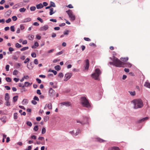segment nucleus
<instances>
[{
	"mask_svg": "<svg viewBox=\"0 0 150 150\" xmlns=\"http://www.w3.org/2000/svg\"><path fill=\"white\" fill-rule=\"evenodd\" d=\"M132 102L134 105V108H140L143 106V102L140 99L134 100Z\"/></svg>",
	"mask_w": 150,
	"mask_h": 150,
	"instance_id": "1",
	"label": "nucleus"
},
{
	"mask_svg": "<svg viewBox=\"0 0 150 150\" xmlns=\"http://www.w3.org/2000/svg\"><path fill=\"white\" fill-rule=\"evenodd\" d=\"M81 103L82 105L85 107L89 108L91 107V105L88 100L85 97H82L80 98Z\"/></svg>",
	"mask_w": 150,
	"mask_h": 150,
	"instance_id": "2",
	"label": "nucleus"
},
{
	"mask_svg": "<svg viewBox=\"0 0 150 150\" xmlns=\"http://www.w3.org/2000/svg\"><path fill=\"white\" fill-rule=\"evenodd\" d=\"M101 71L98 69H96L94 73L91 74V77L95 80L98 79L99 76L101 74Z\"/></svg>",
	"mask_w": 150,
	"mask_h": 150,
	"instance_id": "3",
	"label": "nucleus"
},
{
	"mask_svg": "<svg viewBox=\"0 0 150 150\" xmlns=\"http://www.w3.org/2000/svg\"><path fill=\"white\" fill-rule=\"evenodd\" d=\"M124 65V63L122 62L117 58L114 59V66L117 67H123Z\"/></svg>",
	"mask_w": 150,
	"mask_h": 150,
	"instance_id": "4",
	"label": "nucleus"
},
{
	"mask_svg": "<svg viewBox=\"0 0 150 150\" xmlns=\"http://www.w3.org/2000/svg\"><path fill=\"white\" fill-rule=\"evenodd\" d=\"M66 13L68 14L70 20L71 21H74L75 20L76 17L73 14L72 11L70 10L66 11Z\"/></svg>",
	"mask_w": 150,
	"mask_h": 150,
	"instance_id": "5",
	"label": "nucleus"
},
{
	"mask_svg": "<svg viewBox=\"0 0 150 150\" xmlns=\"http://www.w3.org/2000/svg\"><path fill=\"white\" fill-rule=\"evenodd\" d=\"M72 75V74L71 73H68L65 74L64 76V81H67L69 79Z\"/></svg>",
	"mask_w": 150,
	"mask_h": 150,
	"instance_id": "6",
	"label": "nucleus"
},
{
	"mask_svg": "<svg viewBox=\"0 0 150 150\" xmlns=\"http://www.w3.org/2000/svg\"><path fill=\"white\" fill-rule=\"evenodd\" d=\"M60 104L62 106L65 105L66 107L71 106V103L68 101H66L61 103H60Z\"/></svg>",
	"mask_w": 150,
	"mask_h": 150,
	"instance_id": "7",
	"label": "nucleus"
},
{
	"mask_svg": "<svg viewBox=\"0 0 150 150\" xmlns=\"http://www.w3.org/2000/svg\"><path fill=\"white\" fill-rule=\"evenodd\" d=\"M88 118L87 117H83L82 119L81 120L82 121V124L84 125L87 123L88 122Z\"/></svg>",
	"mask_w": 150,
	"mask_h": 150,
	"instance_id": "8",
	"label": "nucleus"
},
{
	"mask_svg": "<svg viewBox=\"0 0 150 150\" xmlns=\"http://www.w3.org/2000/svg\"><path fill=\"white\" fill-rule=\"evenodd\" d=\"M3 124H5L6 122L7 117L5 116H4L0 118Z\"/></svg>",
	"mask_w": 150,
	"mask_h": 150,
	"instance_id": "9",
	"label": "nucleus"
},
{
	"mask_svg": "<svg viewBox=\"0 0 150 150\" xmlns=\"http://www.w3.org/2000/svg\"><path fill=\"white\" fill-rule=\"evenodd\" d=\"M48 26L47 25H45L41 27L40 29V31H45L47 30L48 28Z\"/></svg>",
	"mask_w": 150,
	"mask_h": 150,
	"instance_id": "10",
	"label": "nucleus"
},
{
	"mask_svg": "<svg viewBox=\"0 0 150 150\" xmlns=\"http://www.w3.org/2000/svg\"><path fill=\"white\" fill-rule=\"evenodd\" d=\"M86 66L85 67V69L88 70L89 67V62L88 59H87L85 61Z\"/></svg>",
	"mask_w": 150,
	"mask_h": 150,
	"instance_id": "11",
	"label": "nucleus"
},
{
	"mask_svg": "<svg viewBox=\"0 0 150 150\" xmlns=\"http://www.w3.org/2000/svg\"><path fill=\"white\" fill-rule=\"evenodd\" d=\"M54 92L55 91L52 88H50L49 91V93L50 96H52Z\"/></svg>",
	"mask_w": 150,
	"mask_h": 150,
	"instance_id": "12",
	"label": "nucleus"
},
{
	"mask_svg": "<svg viewBox=\"0 0 150 150\" xmlns=\"http://www.w3.org/2000/svg\"><path fill=\"white\" fill-rule=\"evenodd\" d=\"M149 119V118L147 117H146L144 118H142L141 120H139L138 121V123H141V122H143L145 121L146 120Z\"/></svg>",
	"mask_w": 150,
	"mask_h": 150,
	"instance_id": "13",
	"label": "nucleus"
},
{
	"mask_svg": "<svg viewBox=\"0 0 150 150\" xmlns=\"http://www.w3.org/2000/svg\"><path fill=\"white\" fill-rule=\"evenodd\" d=\"M46 106H47V108H49V109L52 110V105L51 103H49L48 104H46L45 105V107H44V109L46 108Z\"/></svg>",
	"mask_w": 150,
	"mask_h": 150,
	"instance_id": "14",
	"label": "nucleus"
},
{
	"mask_svg": "<svg viewBox=\"0 0 150 150\" xmlns=\"http://www.w3.org/2000/svg\"><path fill=\"white\" fill-rule=\"evenodd\" d=\"M10 99V96L8 93H5V99L6 101H8Z\"/></svg>",
	"mask_w": 150,
	"mask_h": 150,
	"instance_id": "15",
	"label": "nucleus"
},
{
	"mask_svg": "<svg viewBox=\"0 0 150 150\" xmlns=\"http://www.w3.org/2000/svg\"><path fill=\"white\" fill-rule=\"evenodd\" d=\"M21 4H22V3H20L19 4H16V5H15L13 7V9H14V8H19V7H21L22 6H21Z\"/></svg>",
	"mask_w": 150,
	"mask_h": 150,
	"instance_id": "16",
	"label": "nucleus"
},
{
	"mask_svg": "<svg viewBox=\"0 0 150 150\" xmlns=\"http://www.w3.org/2000/svg\"><path fill=\"white\" fill-rule=\"evenodd\" d=\"M32 84V83H30L28 82H25L24 83V87H28L30 86Z\"/></svg>",
	"mask_w": 150,
	"mask_h": 150,
	"instance_id": "17",
	"label": "nucleus"
},
{
	"mask_svg": "<svg viewBox=\"0 0 150 150\" xmlns=\"http://www.w3.org/2000/svg\"><path fill=\"white\" fill-rule=\"evenodd\" d=\"M108 150H120L118 147L114 146L110 148Z\"/></svg>",
	"mask_w": 150,
	"mask_h": 150,
	"instance_id": "18",
	"label": "nucleus"
},
{
	"mask_svg": "<svg viewBox=\"0 0 150 150\" xmlns=\"http://www.w3.org/2000/svg\"><path fill=\"white\" fill-rule=\"evenodd\" d=\"M50 15H52L54 13L56 12L55 11H54V9L53 8H50Z\"/></svg>",
	"mask_w": 150,
	"mask_h": 150,
	"instance_id": "19",
	"label": "nucleus"
},
{
	"mask_svg": "<svg viewBox=\"0 0 150 150\" xmlns=\"http://www.w3.org/2000/svg\"><path fill=\"white\" fill-rule=\"evenodd\" d=\"M36 6L37 9H40L43 8L44 6L43 4L40 3L36 5Z\"/></svg>",
	"mask_w": 150,
	"mask_h": 150,
	"instance_id": "20",
	"label": "nucleus"
},
{
	"mask_svg": "<svg viewBox=\"0 0 150 150\" xmlns=\"http://www.w3.org/2000/svg\"><path fill=\"white\" fill-rule=\"evenodd\" d=\"M28 37L29 40H32L34 39V36L33 35H30L28 36Z\"/></svg>",
	"mask_w": 150,
	"mask_h": 150,
	"instance_id": "21",
	"label": "nucleus"
},
{
	"mask_svg": "<svg viewBox=\"0 0 150 150\" xmlns=\"http://www.w3.org/2000/svg\"><path fill=\"white\" fill-rule=\"evenodd\" d=\"M124 65H125V67H131L132 66V64L129 62L124 63Z\"/></svg>",
	"mask_w": 150,
	"mask_h": 150,
	"instance_id": "22",
	"label": "nucleus"
},
{
	"mask_svg": "<svg viewBox=\"0 0 150 150\" xmlns=\"http://www.w3.org/2000/svg\"><path fill=\"white\" fill-rule=\"evenodd\" d=\"M144 86L150 88V83L149 82H146L144 84Z\"/></svg>",
	"mask_w": 150,
	"mask_h": 150,
	"instance_id": "23",
	"label": "nucleus"
},
{
	"mask_svg": "<svg viewBox=\"0 0 150 150\" xmlns=\"http://www.w3.org/2000/svg\"><path fill=\"white\" fill-rule=\"evenodd\" d=\"M120 59L123 62H126L128 60V57H121Z\"/></svg>",
	"mask_w": 150,
	"mask_h": 150,
	"instance_id": "24",
	"label": "nucleus"
},
{
	"mask_svg": "<svg viewBox=\"0 0 150 150\" xmlns=\"http://www.w3.org/2000/svg\"><path fill=\"white\" fill-rule=\"evenodd\" d=\"M28 102V100L26 99H24L22 101V103L23 105L26 104Z\"/></svg>",
	"mask_w": 150,
	"mask_h": 150,
	"instance_id": "25",
	"label": "nucleus"
},
{
	"mask_svg": "<svg viewBox=\"0 0 150 150\" xmlns=\"http://www.w3.org/2000/svg\"><path fill=\"white\" fill-rule=\"evenodd\" d=\"M18 96H15L13 97V101L14 102H16L18 99Z\"/></svg>",
	"mask_w": 150,
	"mask_h": 150,
	"instance_id": "26",
	"label": "nucleus"
},
{
	"mask_svg": "<svg viewBox=\"0 0 150 150\" xmlns=\"http://www.w3.org/2000/svg\"><path fill=\"white\" fill-rule=\"evenodd\" d=\"M26 10V8H21L19 9V11L21 12H24Z\"/></svg>",
	"mask_w": 150,
	"mask_h": 150,
	"instance_id": "27",
	"label": "nucleus"
},
{
	"mask_svg": "<svg viewBox=\"0 0 150 150\" xmlns=\"http://www.w3.org/2000/svg\"><path fill=\"white\" fill-rule=\"evenodd\" d=\"M54 68L55 70L59 71L60 69L61 68L59 65H57Z\"/></svg>",
	"mask_w": 150,
	"mask_h": 150,
	"instance_id": "28",
	"label": "nucleus"
},
{
	"mask_svg": "<svg viewBox=\"0 0 150 150\" xmlns=\"http://www.w3.org/2000/svg\"><path fill=\"white\" fill-rule=\"evenodd\" d=\"M28 48H29V47H23L22 48H21L20 50H21V51H24L26 50H28Z\"/></svg>",
	"mask_w": 150,
	"mask_h": 150,
	"instance_id": "29",
	"label": "nucleus"
},
{
	"mask_svg": "<svg viewBox=\"0 0 150 150\" xmlns=\"http://www.w3.org/2000/svg\"><path fill=\"white\" fill-rule=\"evenodd\" d=\"M18 113L17 112H15L13 114V118L15 120L16 119L18 118Z\"/></svg>",
	"mask_w": 150,
	"mask_h": 150,
	"instance_id": "30",
	"label": "nucleus"
},
{
	"mask_svg": "<svg viewBox=\"0 0 150 150\" xmlns=\"http://www.w3.org/2000/svg\"><path fill=\"white\" fill-rule=\"evenodd\" d=\"M80 130L79 129H78L76 131V133H75V134H73V136H76L79 133H80Z\"/></svg>",
	"mask_w": 150,
	"mask_h": 150,
	"instance_id": "31",
	"label": "nucleus"
},
{
	"mask_svg": "<svg viewBox=\"0 0 150 150\" xmlns=\"http://www.w3.org/2000/svg\"><path fill=\"white\" fill-rule=\"evenodd\" d=\"M97 140L98 142H104L106 141L105 140H104L103 139H102L100 138H98L97 139Z\"/></svg>",
	"mask_w": 150,
	"mask_h": 150,
	"instance_id": "32",
	"label": "nucleus"
},
{
	"mask_svg": "<svg viewBox=\"0 0 150 150\" xmlns=\"http://www.w3.org/2000/svg\"><path fill=\"white\" fill-rule=\"evenodd\" d=\"M129 93L130 95L132 96H134L135 95V91H129Z\"/></svg>",
	"mask_w": 150,
	"mask_h": 150,
	"instance_id": "33",
	"label": "nucleus"
},
{
	"mask_svg": "<svg viewBox=\"0 0 150 150\" xmlns=\"http://www.w3.org/2000/svg\"><path fill=\"white\" fill-rule=\"evenodd\" d=\"M46 129L45 127H43L42 129V134H44L46 132Z\"/></svg>",
	"mask_w": 150,
	"mask_h": 150,
	"instance_id": "34",
	"label": "nucleus"
},
{
	"mask_svg": "<svg viewBox=\"0 0 150 150\" xmlns=\"http://www.w3.org/2000/svg\"><path fill=\"white\" fill-rule=\"evenodd\" d=\"M50 6L55 7L56 6L54 3L53 2L51 1L50 3Z\"/></svg>",
	"mask_w": 150,
	"mask_h": 150,
	"instance_id": "35",
	"label": "nucleus"
},
{
	"mask_svg": "<svg viewBox=\"0 0 150 150\" xmlns=\"http://www.w3.org/2000/svg\"><path fill=\"white\" fill-rule=\"evenodd\" d=\"M12 18L13 20L14 21H15L17 20V17L16 16H13L12 17Z\"/></svg>",
	"mask_w": 150,
	"mask_h": 150,
	"instance_id": "36",
	"label": "nucleus"
},
{
	"mask_svg": "<svg viewBox=\"0 0 150 150\" xmlns=\"http://www.w3.org/2000/svg\"><path fill=\"white\" fill-rule=\"evenodd\" d=\"M16 47L17 48H20L22 47L21 45L17 43L16 44Z\"/></svg>",
	"mask_w": 150,
	"mask_h": 150,
	"instance_id": "37",
	"label": "nucleus"
},
{
	"mask_svg": "<svg viewBox=\"0 0 150 150\" xmlns=\"http://www.w3.org/2000/svg\"><path fill=\"white\" fill-rule=\"evenodd\" d=\"M6 81L8 82H11V78L9 77H6Z\"/></svg>",
	"mask_w": 150,
	"mask_h": 150,
	"instance_id": "38",
	"label": "nucleus"
},
{
	"mask_svg": "<svg viewBox=\"0 0 150 150\" xmlns=\"http://www.w3.org/2000/svg\"><path fill=\"white\" fill-rule=\"evenodd\" d=\"M18 71L16 70H15L13 72V74L15 75H16L18 74Z\"/></svg>",
	"mask_w": 150,
	"mask_h": 150,
	"instance_id": "39",
	"label": "nucleus"
},
{
	"mask_svg": "<svg viewBox=\"0 0 150 150\" xmlns=\"http://www.w3.org/2000/svg\"><path fill=\"white\" fill-rule=\"evenodd\" d=\"M10 29L11 30L12 32H14L15 31V28L13 25H12L11 26Z\"/></svg>",
	"mask_w": 150,
	"mask_h": 150,
	"instance_id": "40",
	"label": "nucleus"
},
{
	"mask_svg": "<svg viewBox=\"0 0 150 150\" xmlns=\"http://www.w3.org/2000/svg\"><path fill=\"white\" fill-rule=\"evenodd\" d=\"M58 76L60 78H62L63 77L64 75L62 73H60L59 74Z\"/></svg>",
	"mask_w": 150,
	"mask_h": 150,
	"instance_id": "41",
	"label": "nucleus"
},
{
	"mask_svg": "<svg viewBox=\"0 0 150 150\" xmlns=\"http://www.w3.org/2000/svg\"><path fill=\"white\" fill-rule=\"evenodd\" d=\"M30 9L31 11H34L35 10L36 8L35 6H32L30 7Z\"/></svg>",
	"mask_w": 150,
	"mask_h": 150,
	"instance_id": "42",
	"label": "nucleus"
},
{
	"mask_svg": "<svg viewBox=\"0 0 150 150\" xmlns=\"http://www.w3.org/2000/svg\"><path fill=\"white\" fill-rule=\"evenodd\" d=\"M33 99L34 100H37V101H39V98H38L37 96H35L33 98Z\"/></svg>",
	"mask_w": 150,
	"mask_h": 150,
	"instance_id": "43",
	"label": "nucleus"
},
{
	"mask_svg": "<svg viewBox=\"0 0 150 150\" xmlns=\"http://www.w3.org/2000/svg\"><path fill=\"white\" fill-rule=\"evenodd\" d=\"M34 130L35 131H37L38 130V125L35 126L34 128Z\"/></svg>",
	"mask_w": 150,
	"mask_h": 150,
	"instance_id": "44",
	"label": "nucleus"
},
{
	"mask_svg": "<svg viewBox=\"0 0 150 150\" xmlns=\"http://www.w3.org/2000/svg\"><path fill=\"white\" fill-rule=\"evenodd\" d=\"M26 124L28 125L30 127L32 125V124L31 122L29 121H28L27 122Z\"/></svg>",
	"mask_w": 150,
	"mask_h": 150,
	"instance_id": "45",
	"label": "nucleus"
},
{
	"mask_svg": "<svg viewBox=\"0 0 150 150\" xmlns=\"http://www.w3.org/2000/svg\"><path fill=\"white\" fill-rule=\"evenodd\" d=\"M5 105L7 106H9L10 105V103L8 101H6Z\"/></svg>",
	"mask_w": 150,
	"mask_h": 150,
	"instance_id": "46",
	"label": "nucleus"
},
{
	"mask_svg": "<svg viewBox=\"0 0 150 150\" xmlns=\"http://www.w3.org/2000/svg\"><path fill=\"white\" fill-rule=\"evenodd\" d=\"M31 20V19L30 18H26L24 22H27L28 21H30Z\"/></svg>",
	"mask_w": 150,
	"mask_h": 150,
	"instance_id": "47",
	"label": "nucleus"
},
{
	"mask_svg": "<svg viewBox=\"0 0 150 150\" xmlns=\"http://www.w3.org/2000/svg\"><path fill=\"white\" fill-rule=\"evenodd\" d=\"M9 65H7L6 66V71H8L9 70Z\"/></svg>",
	"mask_w": 150,
	"mask_h": 150,
	"instance_id": "48",
	"label": "nucleus"
},
{
	"mask_svg": "<svg viewBox=\"0 0 150 150\" xmlns=\"http://www.w3.org/2000/svg\"><path fill=\"white\" fill-rule=\"evenodd\" d=\"M20 28L21 30H23L25 28L23 24H21L20 25Z\"/></svg>",
	"mask_w": 150,
	"mask_h": 150,
	"instance_id": "49",
	"label": "nucleus"
},
{
	"mask_svg": "<svg viewBox=\"0 0 150 150\" xmlns=\"http://www.w3.org/2000/svg\"><path fill=\"white\" fill-rule=\"evenodd\" d=\"M34 63L35 64H38V61L37 59H35L34 60Z\"/></svg>",
	"mask_w": 150,
	"mask_h": 150,
	"instance_id": "50",
	"label": "nucleus"
},
{
	"mask_svg": "<svg viewBox=\"0 0 150 150\" xmlns=\"http://www.w3.org/2000/svg\"><path fill=\"white\" fill-rule=\"evenodd\" d=\"M30 61V59L29 58H27L24 61V62L25 64H26L27 62H28Z\"/></svg>",
	"mask_w": 150,
	"mask_h": 150,
	"instance_id": "51",
	"label": "nucleus"
},
{
	"mask_svg": "<svg viewBox=\"0 0 150 150\" xmlns=\"http://www.w3.org/2000/svg\"><path fill=\"white\" fill-rule=\"evenodd\" d=\"M31 56L33 57H35L36 56V54L35 52H33L31 54Z\"/></svg>",
	"mask_w": 150,
	"mask_h": 150,
	"instance_id": "52",
	"label": "nucleus"
},
{
	"mask_svg": "<svg viewBox=\"0 0 150 150\" xmlns=\"http://www.w3.org/2000/svg\"><path fill=\"white\" fill-rule=\"evenodd\" d=\"M11 18H9L6 21V22L7 23H8L11 21Z\"/></svg>",
	"mask_w": 150,
	"mask_h": 150,
	"instance_id": "53",
	"label": "nucleus"
},
{
	"mask_svg": "<svg viewBox=\"0 0 150 150\" xmlns=\"http://www.w3.org/2000/svg\"><path fill=\"white\" fill-rule=\"evenodd\" d=\"M36 38L38 40H40L41 38V37L38 35H36Z\"/></svg>",
	"mask_w": 150,
	"mask_h": 150,
	"instance_id": "54",
	"label": "nucleus"
},
{
	"mask_svg": "<svg viewBox=\"0 0 150 150\" xmlns=\"http://www.w3.org/2000/svg\"><path fill=\"white\" fill-rule=\"evenodd\" d=\"M84 39L85 40H86V41H91V39L88 38H84Z\"/></svg>",
	"mask_w": 150,
	"mask_h": 150,
	"instance_id": "55",
	"label": "nucleus"
},
{
	"mask_svg": "<svg viewBox=\"0 0 150 150\" xmlns=\"http://www.w3.org/2000/svg\"><path fill=\"white\" fill-rule=\"evenodd\" d=\"M54 51V49H52L48 51L47 53H52V52H53Z\"/></svg>",
	"mask_w": 150,
	"mask_h": 150,
	"instance_id": "56",
	"label": "nucleus"
},
{
	"mask_svg": "<svg viewBox=\"0 0 150 150\" xmlns=\"http://www.w3.org/2000/svg\"><path fill=\"white\" fill-rule=\"evenodd\" d=\"M31 103L35 105L37 104V102L35 101V100H32L31 101Z\"/></svg>",
	"mask_w": 150,
	"mask_h": 150,
	"instance_id": "57",
	"label": "nucleus"
},
{
	"mask_svg": "<svg viewBox=\"0 0 150 150\" xmlns=\"http://www.w3.org/2000/svg\"><path fill=\"white\" fill-rule=\"evenodd\" d=\"M36 80L37 81V82L39 83H41V81L40 79H39L38 78H37L36 79Z\"/></svg>",
	"mask_w": 150,
	"mask_h": 150,
	"instance_id": "58",
	"label": "nucleus"
},
{
	"mask_svg": "<svg viewBox=\"0 0 150 150\" xmlns=\"http://www.w3.org/2000/svg\"><path fill=\"white\" fill-rule=\"evenodd\" d=\"M51 71L53 72L54 75H56L57 74V71L54 70H52Z\"/></svg>",
	"mask_w": 150,
	"mask_h": 150,
	"instance_id": "59",
	"label": "nucleus"
},
{
	"mask_svg": "<svg viewBox=\"0 0 150 150\" xmlns=\"http://www.w3.org/2000/svg\"><path fill=\"white\" fill-rule=\"evenodd\" d=\"M13 80L16 82H17L19 81V78H15L13 79Z\"/></svg>",
	"mask_w": 150,
	"mask_h": 150,
	"instance_id": "60",
	"label": "nucleus"
},
{
	"mask_svg": "<svg viewBox=\"0 0 150 150\" xmlns=\"http://www.w3.org/2000/svg\"><path fill=\"white\" fill-rule=\"evenodd\" d=\"M37 19L42 23H43V20L41 18L39 17L37 18Z\"/></svg>",
	"mask_w": 150,
	"mask_h": 150,
	"instance_id": "61",
	"label": "nucleus"
},
{
	"mask_svg": "<svg viewBox=\"0 0 150 150\" xmlns=\"http://www.w3.org/2000/svg\"><path fill=\"white\" fill-rule=\"evenodd\" d=\"M18 86L20 87H22L23 88H24L25 87L24 85H23V84L21 83H19L18 84Z\"/></svg>",
	"mask_w": 150,
	"mask_h": 150,
	"instance_id": "62",
	"label": "nucleus"
},
{
	"mask_svg": "<svg viewBox=\"0 0 150 150\" xmlns=\"http://www.w3.org/2000/svg\"><path fill=\"white\" fill-rule=\"evenodd\" d=\"M63 52L62 51H61L60 52H58L56 54V55H59L60 54H62Z\"/></svg>",
	"mask_w": 150,
	"mask_h": 150,
	"instance_id": "63",
	"label": "nucleus"
},
{
	"mask_svg": "<svg viewBox=\"0 0 150 150\" xmlns=\"http://www.w3.org/2000/svg\"><path fill=\"white\" fill-rule=\"evenodd\" d=\"M9 50L10 52H12L14 50V49L11 47H10L9 48Z\"/></svg>",
	"mask_w": 150,
	"mask_h": 150,
	"instance_id": "64",
	"label": "nucleus"
}]
</instances>
